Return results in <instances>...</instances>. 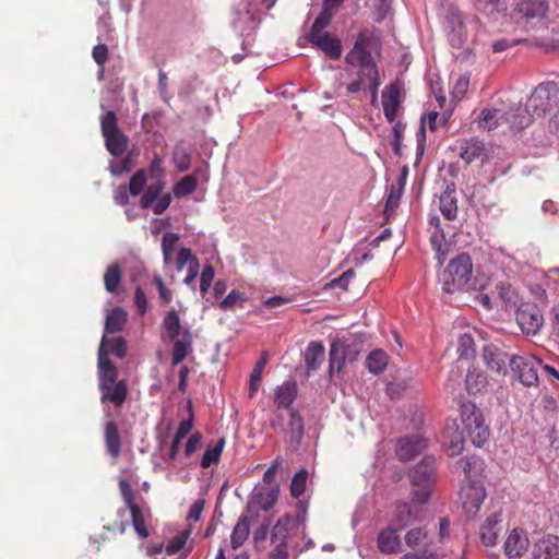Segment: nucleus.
<instances>
[{
    "instance_id": "obj_1",
    "label": "nucleus",
    "mask_w": 559,
    "mask_h": 559,
    "mask_svg": "<svg viewBox=\"0 0 559 559\" xmlns=\"http://www.w3.org/2000/svg\"><path fill=\"white\" fill-rule=\"evenodd\" d=\"M346 74L352 80L346 84L348 94L365 91L368 84L380 80L379 68L371 52L357 39L345 56Z\"/></svg>"
},
{
    "instance_id": "obj_2",
    "label": "nucleus",
    "mask_w": 559,
    "mask_h": 559,
    "mask_svg": "<svg viewBox=\"0 0 559 559\" xmlns=\"http://www.w3.org/2000/svg\"><path fill=\"white\" fill-rule=\"evenodd\" d=\"M473 274V264L468 254L461 253L452 259L447 269L439 276L443 293L453 294L469 285Z\"/></svg>"
},
{
    "instance_id": "obj_3",
    "label": "nucleus",
    "mask_w": 559,
    "mask_h": 559,
    "mask_svg": "<svg viewBox=\"0 0 559 559\" xmlns=\"http://www.w3.org/2000/svg\"><path fill=\"white\" fill-rule=\"evenodd\" d=\"M163 326L174 343L171 353V362L179 365L192 350V335L189 329H182L180 318L176 310H170L163 319Z\"/></svg>"
},
{
    "instance_id": "obj_4",
    "label": "nucleus",
    "mask_w": 559,
    "mask_h": 559,
    "mask_svg": "<svg viewBox=\"0 0 559 559\" xmlns=\"http://www.w3.org/2000/svg\"><path fill=\"white\" fill-rule=\"evenodd\" d=\"M435 472L432 457H426L409 471L411 483L416 488L413 492V501L421 504L428 502L435 484Z\"/></svg>"
},
{
    "instance_id": "obj_5",
    "label": "nucleus",
    "mask_w": 559,
    "mask_h": 559,
    "mask_svg": "<svg viewBox=\"0 0 559 559\" xmlns=\"http://www.w3.org/2000/svg\"><path fill=\"white\" fill-rule=\"evenodd\" d=\"M100 130L107 151L112 156H122L128 150L129 139L119 129L117 116L112 110L100 116Z\"/></svg>"
},
{
    "instance_id": "obj_6",
    "label": "nucleus",
    "mask_w": 559,
    "mask_h": 559,
    "mask_svg": "<svg viewBox=\"0 0 559 559\" xmlns=\"http://www.w3.org/2000/svg\"><path fill=\"white\" fill-rule=\"evenodd\" d=\"M472 22L477 24L479 20L475 15L464 16V14L454 5H450L447 9L443 27L452 47L461 48L466 44V24Z\"/></svg>"
},
{
    "instance_id": "obj_7",
    "label": "nucleus",
    "mask_w": 559,
    "mask_h": 559,
    "mask_svg": "<svg viewBox=\"0 0 559 559\" xmlns=\"http://www.w3.org/2000/svg\"><path fill=\"white\" fill-rule=\"evenodd\" d=\"M461 419L472 443L477 448L483 447L489 438V429L475 403L467 402L461 405Z\"/></svg>"
},
{
    "instance_id": "obj_8",
    "label": "nucleus",
    "mask_w": 559,
    "mask_h": 559,
    "mask_svg": "<svg viewBox=\"0 0 559 559\" xmlns=\"http://www.w3.org/2000/svg\"><path fill=\"white\" fill-rule=\"evenodd\" d=\"M559 103V87L554 82L540 83L526 102L535 118L545 116Z\"/></svg>"
},
{
    "instance_id": "obj_9",
    "label": "nucleus",
    "mask_w": 559,
    "mask_h": 559,
    "mask_svg": "<svg viewBox=\"0 0 559 559\" xmlns=\"http://www.w3.org/2000/svg\"><path fill=\"white\" fill-rule=\"evenodd\" d=\"M270 426L273 430L284 433L286 439L296 443L300 442L305 432L304 419L295 408H289L287 421L283 412H275L270 420Z\"/></svg>"
},
{
    "instance_id": "obj_10",
    "label": "nucleus",
    "mask_w": 559,
    "mask_h": 559,
    "mask_svg": "<svg viewBox=\"0 0 559 559\" xmlns=\"http://www.w3.org/2000/svg\"><path fill=\"white\" fill-rule=\"evenodd\" d=\"M510 368L519 381L525 386L538 383V367L543 361L534 355H514L509 359Z\"/></svg>"
},
{
    "instance_id": "obj_11",
    "label": "nucleus",
    "mask_w": 559,
    "mask_h": 559,
    "mask_svg": "<svg viewBox=\"0 0 559 559\" xmlns=\"http://www.w3.org/2000/svg\"><path fill=\"white\" fill-rule=\"evenodd\" d=\"M325 28L326 27H318L317 22H313L310 32L307 35V39L312 46L319 48L328 57L333 60H337L341 58L343 51L341 40L330 33L324 32Z\"/></svg>"
},
{
    "instance_id": "obj_12",
    "label": "nucleus",
    "mask_w": 559,
    "mask_h": 559,
    "mask_svg": "<svg viewBox=\"0 0 559 559\" xmlns=\"http://www.w3.org/2000/svg\"><path fill=\"white\" fill-rule=\"evenodd\" d=\"M549 10L547 0H518L515 12L533 27H544Z\"/></svg>"
},
{
    "instance_id": "obj_13",
    "label": "nucleus",
    "mask_w": 559,
    "mask_h": 559,
    "mask_svg": "<svg viewBox=\"0 0 559 559\" xmlns=\"http://www.w3.org/2000/svg\"><path fill=\"white\" fill-rule=\"evenodd\" d=\"M460 498L467 519H473L481 508L486 498V489L479 481L473 480L461 489Z\"/></svg>"
},
{
    "instance_id": "obj_14",
    "label": "nucleus",
    "mask_w": 559,
    "mask_h": 559,
    "mask_svg": "<svg viewBox=\"0 0 559 559\" xmlns=\"http://www.w3.org/2000/svg\"><path fill=\"white\" fill-rule=\"evenodd\" d=\"M516 322L523 333L535 335L543 325L544 317L536 305L523 302L516 309Z\"/></svg>"
},
{
    "instance_id": "obj_15",
    "label": "nucleus",
    "mask_w": 559,
    "mask_h": 559,
    "mask_svg": "<svg viewBox=\"0 0 559 559\" xmlns=\"http://www.w3.org/2000/svg\"><path fill=\"white\" fill-rule=\"evenodd\" d=\"M233 27L239 32L253 31L259 24V11L250 1H240L234 8Z\"/></svg>"
},
{
    "instance_id": "obj_16",
    "label": "nucleus",
    "mask_w": 559,
    "mask_h": 559,
    "mask_svg": "<svg viewBox=\"0 0 559 559\" xmlns=\"http://www.w3.org/2000/svg\"><path fill=\"white\" fill-rule=\"evenodd\" d=\"M107 336L103 335L100 345L98 348V386L99 390L108 389L112 386L117 381V368L108 357V352L105 349Z\"/></svg>"
},
{
    "instance_id": "obj_17",
    "label": "nucleus",
    "mask_w": 559,
    "mask_h": 559,
    "mask_svg": "<svg viewBox=\"0 0 559 559\" xmlns=\"http://www.w3.org/2000/svg\"><path fill=\"white\" fill-rule=\"evenodd\" d=\"M100 401L104 405V413L106 418L112 417L111 411L108 407V403L112 404L115 407L120 408L128 395V388L123 380L118 381L112 386H108V389L100 390Z\"/></svg>"
},
{
    "instance_id": "obj_18",
    "label": "nucleus",
    "mask_w": 559,
    "mask_h": 559,
    "mask_svg": "<svg viewBox=\"0 0 559 559\" xmlns=\"http://www.w3.org/2000/svg\"><path fill=\"white\" fill-rule=\"evenodd\" d=\"M305 522L302 515L296 518L290 514H285L278 519L271 533V540L273 544L287 543L290 531L298 528Z\"/></svg>"
},
{
    "instance_id": "obj_19",
    "label": "nucleus",
    "mask_w": 559,
    "mask_h": 559,
    "mask_svg": "<svg viewBox=\"0 0 559 559\" xmlns=\"http://www.w3.org/2000/svg\"><path fill=\"white\" fill-rule=\"evenodd\" d=\"M427 444L423 437L414 435L401 438L396 445V455L401 461L413 460L416 455L420 454Z\"/></svg>"
},
{
    "instance_id": "obj_20",
    "label": "nucleus",
    "mask_w": 559,
    "mask_h": 559,
    "mask_svg": "<svg viewBox=\"0 0 559 559\" xmlns=\"http://www.w3.org/2000/svg\"><path fill=\"white\" fill-rule=\"evenodd\" d=\"M443 447L450 456L460 455L464 450V438L456 421H450L442 431Z\"/></svg>"
},
{
    "instance_id": "obj_21",
    "label": "nucleus",
    "mask_w": 559,
    "mask_h": 559,
    "mask_svg": "<svg viewBox=\"0 0 559 559\" xmlns=\"http://www.w3.org/2000/svg\"><path fill=\"white\" fill-rule=\"evenodd\" d=\"M401 106L400 87L397 83H390L382 91L383 114L388 122H394Z\"/></svg>"
},
{
    "instance_id": "obj_22",
    "label": "nucleus",
    "mask_w": 559,
    "mask_h": 559,
    "mask_svg": "<svg viewBox=\"0 0 559 559\" xmlns=\"http://www.w3.org/2000/svg\"><path fill=\"white\" fill-rule=\"evenodd\" d=\"M127 509L131 513V523L132 526L141 538H146L150 536V532L146 527V522L151 519V510L150 508L142 503L132 502L127 506Z\"/></svg>"
},
{
    "instance_id": "obj_23",
    "label": "nucleus",
    "mask_w": 559,
    "mask_h": 559,
    "mask_svg": "<svg viewBox=\"0 0 559 559\" xmlns=\"http://www.w3.org/2000/svg\"><path fill=\"white\" fill-rule=\"evenodd\" d=\"M532 559H559V537L545 535L533 546Z\"/></svg>"
},
{
    "instance_id": "obj_24",
    "label": "nucleus",
    "mask_w": 559,
    "mask_h": 559,
    "mask_svg": "<svg viewBox=\"0 0 559 559\" xmlns=\"http://www.w3.org/2000/svg\"><path fill=\"white\" fill-rule=\"evenodd\" d=\"M527 534L521 528L511 531L504 542V552L509 559L520 558L528 548Z\"/></svg>"
},
{
    "instance_id": "obj_25",
    "label": "nucleus",
    "mask_w": 559,
    "mask_h": 559,
    "mask_svg": "<svg viewBox=\"0 0 559 559\" xmlns=\"http://www.w3.org/2000/svg\"><path fill=\"white\" fill-rule=\"evenodd\" d=\"M297 384L295 381H285L274 390V403L276 412L289 411L297 397Z\"/></svg>"
},
{
    "instance_id": "obj_26",
    "label": "nucleus",
    "mask_w": 559,
    "mask_h": 559,
    "mask_svg": "<svg viewBox=\"0 0 559 559\" xmlns=\"http://www.w3.org/2000/svg\"><path fill=\"white\" fill-rule=\"evenodd\" d=\"M399 530L389 525L381 530L377 537V547L380 552L385 555L396 554L401 548Z\"/></svg>"
},
{
    "instance_id": "obj_27",
    "label": "nucleus",
    "mask_w": 559,
    "mask_h": 559,
    "mask_svg": "<svg viewBox=\"0 0 559 559\" xmlns=\"http://www.w3.org/2000/svg\"><path fill=\"white\" fill-rule=\"evenodd\" d=\"M502 516L500 512L490 514L480 526V540L485 546H493L501 532Z\"/></svg>"
},
{
    "instance_id": "obj_28",
    "label": "nucleus",
    "mask_w": 559,
    "mask_h": 559,
    "mask_svg": "<svg viewBox=\"0 0 559 559\" xmlns=\"http://www.w3.org/2000/svg\"><path fill=\"white\" fill-rule=\"evenodd\" d=\"M503 116L504 120L510 124V127L515 130H522L528 127L535 118L526 104L524 107L516 106L510 108L503 114Z\"/></svg>"
},
{
    "instance_id": "obj_29",
    "label": "nucleus",
    "mask_w": 559,
    "mask_h": 559,
    "mask_svg": "<svg viewBox=\"0 0 559 559\" xmlns=\"http://www.w3.org/2000/svg\"><path fill=\"white\" fill-rule=\"evenodd\" d=\"M439 210L441 214L449 221L454 219L457 215L456 190L453 183L447 185L445 189L439 197Z\"/></svg>"
},
{
    "instance_id": "obj_30",
    "label": "nucleus",
    "mask_w": 559,
    "mask_h": 559,
    "mask_svg": "<svg viewBox=\"0 0 559 559\" xmlns=\"http://www.w3.org/2000/svg\"><path fill=\"white\" fill-rule=\"evenodd\" d=\"M483 359L487 368L497 373L506 370L507 354L493 344L484 346Z\"/></svg>"
},
{
    "instance_id": "obj_31",
    "label": "nucleus",
    "mask_w": 559,
    "mask_h": 559,
    "mask_svg": "<svg viewBox=\"0 0 559 559\" xmlns=\"http://www.w3.org/2000/svg\"><path fill=\"white\" fill-rule=\"evenodd\" d=\"M486 146L477 138L466 140L460 147V157L467 164L486 157Z\"/></svg>"
},
{
    "instance_id": "obj_32",
    "label": "nucleus",
    "mask_w": 559,
    "mask_h": 559,
    "mask_svg": "<svg viewBox=\"0 0 559 559\" xmlns=\"http://www.w3.org/2000/svg\"><path fill=\"white\" fill-rule=\"evenodd\" d=\"M349 346L342 342H334L330 348L329 370L332 374L334 371L340 372L346 359L354 360V356H349Z\"/></svg>"
},
{
    "instance_id": "obj_33",
    "label": "nucleus",
    "mask_w": 559,
    "mask_h": 559,
    "mask_svg": "<svg viewBox=\"0 0 559 559\" xmlns=\"http://www.w3.org/2000/svg\"><path fill=\"white\" fill-rule=\"evenodd\" d=\"M104 435L108 453L111 456L117 457L121 451V441L118 427L116 423L112 420V417L107 418Z\"/></svg>"
},
{
    "instance_id": "obj_34",
    "label": "nucleus",
    "mask_w": 559,
    "mask_h": 559,
    "mask_svg": "<svg viewBox=\"0 0 559 559\" xmlns=\"http://www.w3.org/2000/svg\"><path fill=\"white\" fill-rule=\"evenodd\" d=\"M324 357V346L321 342L312 341L305 352V364L307 372L310 373L319 369Z\"/></svg>"
},
{
    "instance_id": "obj_35",
    "label": "nucleus",
    "mask_w": 559,
    "mask_h": 559,
    "mask_svg": "<svg viewBox=\"0 0 559 559\" xmlns=\"http://www.w3.org/2000/svg\"><path fill=\"white\" fill-rule=\"evenodd\" d=\"M405 545L411 549L430 548V538L425 527H415L406 532L404 536Z\"/></svg>"
},
{
    "instance_id": "obj_36",
    "label": "nucleus",
    "mask_w": 559,
    "mask_h": 559,
    "mask_svg": "<svg viewBox=\"0 0 559 559\" xmlns=\"http://www.w3.org/2000/svg\"><path fill=\"white\" fill-rule=\"evenodd\" d=\"M278 486L276 484H272L269 487H262L254 495V502L258 507L263 511H269L276 503L278 498Z\"/></svg>"
},
{
    "instance_id": "obj_37",
    "label": "nucleus",
    "mask_w": 559,
    "mask_h": 559,
    "mask_svg": "<svg viewBox=\"0 0 559 559\" xmlns=\"http://www.w3.org/2000/svg\"><path fill=\"white\" fill-rule=\"evenodd\" d=\"M127 312L122 308H114L106 317L104 335L108 336L109 333L120 332L127 323Z\"/></svg>"
},
{
    "instance_id": "obj_38",
    "label": "nucleus",
    "mask_w": 559,
    "mask_h": 559,
    "mask_svg": "<svg viewBox=\"0 0 559 559\" xmlns=\"http://www.w3.org/2000/svg\"><path fill=\"white\" fill-rule=\"evenodd\" d=\"M250 533L249 519L247 516H241L236 523L231 535H230V545L234 549H237L243 545L247 540Z\"/></svg>"
},
{
    "instance_id": "obj_39",
    "label": "nucleus",
    "mask_w": 559,
    "mask_h": 559,
    "mask_svg": "<svg viewBox=\"0 0 559 559\" xmlns=\"http://www.w3.org/2000/svg\"><path fill=\"white\" fill-rule=\"evenodd\" d=\"M388 366V355L382 349L372 350L366 359V367L373 374L382 373Z\"/></svg>"
},
{
    "instance_id": "obj_40",
    "label": "nucleus",
    "mask_w": 559,
    "mask_h": 559,
    "mask_svg": "<svg viewBox=\"0 0 559 559\" xmlns=\"http://www.w3.org/2000/svg\"><path fill=\"white\" fill-rule=\"evenodd\" d=\"M344 0H324L322 9L314 22L318 27H328L331 23L334 12L343 3Z\"/></svg>"
},
{
    "instance_id": "obj_41",
    "label": "nucleus",
    "mask_w": 559,
    "mask_h": 559,
    "mask_svg": "<svg viewBox=\"0 0 559 559\" xmlns=\"http://www.w3.org/2000/svg\"><path fill=\"white\" fill-rule=\"evenodd\" d=\"M411 516L412 511L409 504L399 503L389 525L402 531L409 524Z\"/></svg>"
},
{
    "instance_id": "obj_42",
    "label": "nucleus",
    "mask_w": 559,
    "mask_h": 559,
    "mask_svg": "<svg viewBox=\"0 0 559 559\" xmlns=\"http://www.w3.org/2000/svg\"><path fill=\"white\" fill-rule=\"evenodd\" d=\"M179 241V235L176 233H165L162 238V251L163 258L166 265H169L173 260L177 243Z\"/></svg>"
},
{
    "instance_id": "obj_43",
    "label": "nucleus",
    "mask_w": 559,
    "mask_h": 559,
    "mask_svg": "<svg viewBox=\"0 0 559 559\" xmlns=\"http://www.w3.org/2000/svg\"><path fill=\"white\" fill-rule=\"evenodd\" d=\"M225 447V439L221 438L214 445H209L202 459L201 466L203 468L210 467L212 464L217 463Z\"/></svg>"
},
{
    "instance_id": "obj_44",
    "label": "nucleus",
    "mask_w": 559,
    "mask_h": 559,
    "mask_svg": "<svg viewBox=\"0 0 559 559\" xmlns=\"http://www.w3.org/2000/svg\"><path fill=\"white\" fill-rule=\"evenodd\" d=\"M487 384L486 376L477 370L472 369L466 374V389L468 393L476 394L480 392Z\"/></svg>"
},
{
    "instance_id": "obj_45",
    "label": "nucleus",
    "mask_w": 559,
    "mask_h": 559,
    "mask_svg": "<svg viewBox=\"0 0 559 559\" xmlns=\"http://www.w3.org/2000/svg\"><path fill=\"white\" fill-rule=\"evenodd\" d=\"M173 160L177 170L183 173L189 169L191 155L182 145H176L173 152Z\"/></svg>"
},
{
    "instance_id": "obj_46",
    "label": "nucleus",
    "mask_w": 559,
    "mask_h": 559,
    "mask_svg": "<svg viewBox=\"0 0 559 559\" xmlns=\"http://www.w3.org/2000/svg\"><path fill=\"white\" fill-rule=\"evenodd\" d=\"M121 282V270L117 264L107 267L104 275L105 288L109 293H114Z\"/></svg>"
},
{
    "instance_id": "obj_47",
    "label": "nucleus",
    "mask_w": 559,
    "mask_h": 559,
    "mask_svg": "<svg viewBox=\"0 0 559 559\" xmlns=\"http://www.w3.org/2000/svg\"><path fill=\"white\" fill-rule=\"evenodd\" d=\"M105 349L108 352V356L115 355L118 358H123L127 355V343L121 336H107Z\"/></svg>"
},
{
    "instance_id": "obj_48",
    "label": "nucleus",
    "mask_w": 559,
    "mask_h": 559,
    "mask_svg": "<svg viewBox=\"0 0 559 559\" xmlns=\"http://www.w3.org/2000/svg\"><path fill=\"white\" fill-rule=\"evenodd\" d=\"M266 362L267 353L263 352L260 359L255 362V366L250 374V395L257 392Z\"/></svg>"
},
{
    "instance_id": "obj_49",
    "label": "nucleus",
    "mask_w": 559,
    "mask_h": 559,
    "mask_svg": "<svg viewBox=\"0 0 559 559\" xmlns=\"http://www.w3.org/2000/svg\"><path fill=\"white\" fill-rule=\"evenodd\" d=\"M504 118L503 114L496 108H485L481 111L480 126L487 130H492L499 123V120Z\"/></svg>"
},
{
    "instance_id": "obj_50",
    "label": "nucleus",
    "mask_w": 559,
    "mask_h": 559,
    "mask_svg": "<svg viewBox=\"0 0 559 559\" xmlns=\"http://www.w3.org/2000/svg\"><path fill=\"white\" fill-rule=\"evenodd\" d=\"M189 536L190 531H181L178 534H176L165 546L166 554L168 556H173L177 554L179 550H181L185 547Z\"/></svg>"
},
{
    "instance_id": "obj_51",
    "label": "nucleus",
    "mask_w": 559,
    "mask_h": 559,
    "mask_svg": "<svg viewBox=\"0 0 559 559\" xmlns=\"http://www.w3.org/2000/svg\"><path fill=\"white\" fill-rule=\"evenodd\" d=\"M308 473L306 469L297 472L290 483V493L295 498H299L306 489Z\"/></svg>"
},
{
    "instance_id": "obj_52",
    "label": "nucleus",
    "mask_w": 559,
    "mask_h": 559,
    "mask_svg": "<svg viewBox=\"0 0 559 559\" xmlns=\"http://www.w3.org/2000/svg\"><path fill=\"white\" fill-rule=\"evenodd\" d=\"M475 8L488 13L501 12L507 9L503 0H472Z\"/></svg>"
},
{
    "instance_id": "obj_53",
    "label": "nucleus",
    "mask_w": 559,
    "mask_h": 559,
    "mask_svg": "<svg viewBox=\"0 0 559 559\" xmlns=\"http://www.w3.org/2000/svg\"><path fill=\"white\" fill-rule=\"evenodd\" d=\"M457 353L459 356L462 358H469L474 356V338L472 337L471 334L465 333L460 336Z\"/></svg>"
},
{
    "instance_id": "obj_54",
    "label": "nucleus",
    "mask_w": 559,
    "mask_h": 559,
    "mask_svg": "<svg viewBox=\"0 0 559 559\" xmlns=\"http://www.w3.org/2000/svg\"><path fill=\"white\" fill-rule=\"evenodd\" d=\"M197 188V180L194 176H187L182 178L174 189V192L176 195H189L191 194Z\"/></svg>"
},
{
    "instance_id": "obj_55",
    "label": "nucleus",
    "mask_w": 559,
    "mask_h": 559,
    "mask_svg": "<svg viewBox=\"0 0 559 559\" xmlns=\"http://www.w3.org/2000/svg\"><path fill=\"white\" fill-rule=\"evenodd\" d=\"M145 183H146L145 171L144 170L136 171L130 179L129 188H128L129 193L131 195L140 194L143 191Z\"/></svg>"
},
{
    "instance_id": "obj_56",
    "label": "nucleus",
    "mask_w": 559,
    "mask_h": 559,
    "mask_svg": "<svg viewBox=\"0 0 559 559\" xmlns=\"http://www.w3.org/2000/svg\"><path fill=\"white\" fill-rule=\"evenodd\" d=\"M188 406H189V411H190V416L188 419L180 421V424L177 428V431L175 433V442L176 443H180L181 440L191 431L192 426H193V412H192L191 402H189Z\"/></svg>"
},
{
    "instance_id": "obj_57",
    "label": "nucleus",
    "mask_w": 559,
    "mask_h": 559,
    "mask_svg": "<svg viewBox=\"0 0 559 559\" xmlns=\"http://www.w3.org/2000/svg\"><path fill=\"white\" fill-rule=\"evenodd\" d=\"M109 169L114 177H120L122 174L129 173L132 169L130 156H126L121 160H110Z\"/></svg>"
},
{
    "instance_id": "obj_58",
    "label": "nucleus",
    "mask_w": 559,
    "mask_h": 559,
    "mask_svg": "<svg viewBox=\"0 0 559 559\" xmlns=\"http://www.w3.org/2000/svg\"><path fill=\"white\" fill-rule=\"evenodd\" d=\"M162 188V183L148 187L142 194L141 206L143 209L151 207L152 204L156 201L157 197L159 195Z\"/></svg>"
},
{
    "instance_id": "obj_59",
    "label": "nucleus",
    "mask_w": 559,
    "mask_h": 559,
    "mask_svg": "<svg viewBox=\"0 0 559 559\" xmlns=\"http://www.w3.org/2000/svg\"><path fill=\"white\" fill-rule=\"evenodd\" d=\"M215 272L214 267L212 265H205L201 272L200 276V292L202 294L206 293L209 288L211 287V284L213 282Z\"/></svg>"
},
{
    "instance_id": "obj_60",
    "label": "nucleus",
    "mask_w": 559,
    "mask_h": 559,
    "mask_svg": "<svg viewBox=\"0 0 559 559\" xmlns=\"http://www.w3.org/2000/svg\"><path fill=\"white\" fill-rule=\"evenodd\" d=\"M436 551L431 548L412 549L400 557V559H435Z\"/></svg>"
},
{
    "instance_id": "obj_61",
    "label": "nucleus",
    "mask_w": 559,
    "mask_h": 559,
    "mask_svg": "<svg viewBox=\"0 0 559 559\" xmlns=\"http://www.w3.org/2000/svg\"><path fill=\"white\" fill-rule=\"evenodd\" d=\"M193 261H197V259L192 257L191 250L188 248H181L176 253L175 264L178 271H181L188 263H193Z\"/></svg>"
},
{
    "instance_id": "obj_62",
    "label": "nucleus",
    "mask_w": 559,
    "mask_h": 559,
    "mask_svg": "<svg viewBox=\"0 0 559 559\" xmlns=\"http://www.w3.org/2000/svg\"><path fill=\"white\" fill-rule=\"evenodd\" d=\"M245 299L246 297L242 293L234 289L219 302L218 306L221 309L226 310L233 308L237 302Z\"/></svg>"
},
{
    "instance_id": "obj_63",
    "label": "nucleus",
    "mask_w": 559,
    "mask_h": 559,
    "mask_svg": "<svg viewBox=\"0 0 559 559\" xmlns=\"http://www.w3.org/2000/svg\"><path fill=\"white\" fill-rule=\"evenodd\" d=\"M354 275H355L354 270L349 269V270L345 271L341 276L331 281L330 287L346 289L348 286V283L354 277Z\"/></svg>"
},
{
    "instance_id": "obj_64",
    "label": "nucleus",
    "mask_w": 559,
    "mask_h": 559,
    "mask_svg": "<svg viewBox=\"0 0 559 559\" xmlns=\"http://www.w3.org/2000/svg\"><path fill=\"white\" fill-rule=\"evenodd\" d=\"M171 202L170 194L158 195L156 201L152 204V210L155 214L160 215L164 213Z\"/></svg>"
}]
</instances>
